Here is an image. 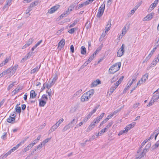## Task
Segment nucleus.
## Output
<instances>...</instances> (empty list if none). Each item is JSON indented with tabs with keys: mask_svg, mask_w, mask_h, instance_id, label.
Masks as SVG:
<instances>
[{
	"mask_svg": "<svg viewBox=\"0 0 159 159\" xmlns=\"http://www.w3.org/2000/svg\"><path fill=\"white\" fill-rule=\"evenodd\" d=\"M105 115L104 113H102L100 115L95 119L93 122L91 123L90 125L89 126L87 129V132H89L92 130L95 127V124L98 123L104 116Z\"/></svg>",
	"mask_w": 159,
	"mask_h": 159,
	"instance_id": "obj_1",
	"label": "nucleus"
},
{
	"mask_svg": "<svg viewBox=\"0 0 159 159\" xmlns=\"http://www.w3.org/2000/svg\"><path fill=\"white\" fill-rule=\"evenodd\" d=\"M94 93V89H91L84 93L81 97V101L82 102L88 101L93 96Z\"/></svg>",
	"mask_w": 159,
	"mask_h": 159,
	"instance_id": "obj_2",
	"label": "nucleus"
},
{
	"mask_svg": "<svg viewBox=\"0 0 159 159\" xmlns=\"http://www.w3.org/2000/svg\"><path fill=\"white\" fill-rule=\"evenodd\" d=\"M121 66L120 62L116 63L111 66L109 69V72L110 74H113L118 71Z\"/></svg>",
	"mask_w": 159,
	"mask_h": 159,
	"instance_id": "obj_3",
	"label": "nucleus"
},
{
	"mask_svg": "<svg viewBox=\"0 0 159 159\" xmlns=\"http://www.w3.org/2000/svg\"><path fill=\"white\" fill-rule=\"evenodd\" d=\"M104 2H103V3L102 4L98 10L96 16L98 18H100L103 14L105 8Z\"/></svg>",
	"mask_w": 159,
	"mask_h": 159,
	"instance_id": "obj_4",
	"label": "nucleus"
},
{
	"mask_svg": "<svg viewBox=\"0 0 159 159\" xmlns=\"http://www.w3.org/2000/svg\"><path fill=\"white\" fill-rule=\"evenodd\" d=\"M60 7L59 5H56L49 9L48 10V12L50 14H52L56 11Z\"/></svg>",
	"mask_w": 159,
	"mask_h": 159,
	"instance_id": "obj_5",
	"label": "nucleus"
},
{
	"mask_svg": "<svg viewBox=\"0 0 159 159\" xmlns=\"http://www.w3.org/2000/svg\"><path fill=\"white\" fill-rule=\"evenodd\" d=\"M124 44H122L120 48L119 49L117 53L118 57H120L124 53Z\"/></svg>",
	"mask_w": 159,
	"mask_h": 159,
	"instance_id": "obj_6",
	"label": "nucleus"
},
{
	"mask_svg": "<svg viewBox=\"0 0 159 159\" xmlns=\"http://www.w3.org/2000/svg\"><path fill=\"white\" fill-rule=\"evenodd\" d=\"M154 13L153 12L148 14L146 17H145L143 18V21H147L151 20L154 16Z\"/></svg>",
	"mask_w": 159,
	"mask_h": 159,
	"instance_id": "obj_7",
	"label": "nucleus"
},
{
	"mask_svg": "<svg viewBox=\"0 0 159 159\" xmlns=\"http://www.w3.org/2000/svg\"><path fill=\"white\" fill-rule=\"evenodd\" d=\"M101 84V82L99 79H97L93 81L91 84V88L96 87L98 85Z\"/></svg>",
	"mask_w": 159,
	"mask_h": 159,
	"instance_id": "obj_8",
	"label": "nucleus"
},
{
	"mask_svg": "<svg viewBox=\"0 0 159 159\" xmlns=\"http://www.w3.org/2000/svg\"><path fill=\"white\" fill-rule=\"evenodd\" d=\"M3 73H4V75L9 73L11 74L10 75H12L15 73V71L14 70H12L11 68H9L7 69L6 70H5L3 71Z\"/></svg>",
	"mask_w": 159,
	"mask_h": 159,
	"instance_id": "obj_9",
	"label": "nucleus"
},
{
	"mask_svg": "<svg viewBox=\"0 0 159 159\" xmlns=\"http://www.w3.org/2000/svg\"><path fill=\"white\" fill-rule=\"evenodd\" d=\"M135 125V122H133L132 123L126 126L125 128V131L126 132H128L129 130L133 128Z\"/></svg>",
	"mask_w": 159,
	"mask_h": 159,
	"instance_id": "obj_10",
	"label": "nucleus"
},
{
	"mask_svg": "<svg viewBox=\"0 0 159 159\" xmlns=\"http://www.w3.org/2000/svg\"><path fill=\"white\" fill-rule=\"evenodd\" d=\"M111 20H110L108 22L107 25H106L105 27V32H108L110 30V28L111 27Z\"/></svg>",
	"mask_w": 159,
	"mask_h": 159,
	"instance_id": "obj_11",
	"label": "nucleus"
},
{
	"mask_svg": "<svg viewBox=\"0 0 159 159\" xmlns=\"http://www.w3.org/2000/svg\"><path fill=\"white\" fill-rule=\"evenodd\" d=\"M129 25H126L122 30V35L123 36L126 33V32L129 28Z\"/></svg>",
	"mask_w": 159,
	"mask_h": 159,
	"instance_id": "obj_12",
	"label": "nucleus"
},
{
	"mask_svg": "<svg viewBox=\"0 0 159 159\" xmlns=\"http://www.w3.org/2000/svg\"><path fill=\"white\" fill-rule=\"evenodd\" d=\"M78 120L77 119H74L73 120L70 122L68 124L70 125V126L71 127H73L75 125L77 122Z\"/></svg>",
	"mask_w": 159,
	"mask_h": 159,
	"instance_id": "obj_13",
	"label": "nucleus"
},
{
	"mask_svg": "<svg viewBox=\"0 0 159 159\" xmlns=\"http://www.w3.org/2000/svg\"><path fill=\"white\" fill-rule=\"evenodd\" d=\"M41 66H36L35 68L32 69L31 71V74H32L38 72L40 67Z\"/></svg>",
	"mask_w": 159,
	"mask_h": 159,
	"instance_id": "obj_14",
	"label": "nucleus"
},
{
	"mask_svg": "<svg viewBox=\"0 0 159 159\" xmlns=\"http://www.w3.org/2000/svg\"><path fill=\"white\" fill-rule=\"evenodd\" d=\"M31 148H32L31 147V145L29 144L26 148H24L22 150L21 152V153H22L23 154L24 153L29 151Z\"/></svg>",
	"mask_w": 159,
	"mask_h": 159,
	"instance_id": "obj_15",
	"label": "nucleus"
},
{
	"mask_svg": "<svg viewBox=\"0 0 159 159\" xmlns=\"http://www.w3.org/2000/svg\"><path fill=\"white\" fill-rule=\"evenodd\" d=\"M159 98V92L156 93L152 98V99L155 102Z\"/></svg>",
	"mask_w": 159,
	"mask_h": 159,
	"instance_id": "obj_16",
	"label": "nucleus"
},
{
	"mask_svg": "<svg viewBox=\"0 0 159 159\" xmlns=\"http://www.w3.org/2000/svg\"><path fill=\"white\" fill-rule=\"evenodd\" d=\"M148 76V74L147 73H146L141 79V81L142 82H145V81L147 80Z\"/></svg>",
	"mask_w": 159,
	"mask_h": 159,
	"instance_id": "obj_17",
	"label": "nucleus"
},
{
	"mask_svg": "<svg viewBox=\"0 0 159 159\" xmlns=\"http://www.w3.org/2000/svg\"><path fill=\"white\" fill-rule=\"evenodd\" d=\"M39 106L40 107H44L46 103V101L43 99H39Z\"/></svg>",
	"mask_w": 159,
	"mask_h": 159,
	"instance_id": "obj_18",
	"label": "nucleus"
},
{
	"mask_svg": "<svg viewBox=\"0 0 159 159\" xmlns=\"http://www.w3.org/2000/svg\"><path fill=\"white\" fill-rule=\"evenodd\" d=\"M65 44V40L62 39L58 43V47H63Z\"/></svg>",
	"mask_w": 159,
	"mask_h": 159,
	"instance_id": "obj_19",
	"label": "nucleus"
},
{
	"mask_svg": "<svg viewBox=\"0 0 159 159\" xmlns=\"http://www.w3.org/2000/svg\"><path fill=\"white\" fill-rule=\"evenodd\" d=\"M107 129L105 128L102 129L96 135V136L98 137V136L102 135L103 133H105L107 131Z\"/></svg>",
	"mask_w": 159,
	"mask_h": 159,
	"instance_id": "obj_20",
	"label": "nucleus"
},
{
	"mask_svg": "<svg viewBox=\"0 0 159 159\" xmlns=\"http://www.w3.org/2000/svg\"><path fill=\"white\" fill-rule=\"evenodd\" d=\"M15 119V118L14 117H12V116H10L7 119V121L9 123H12V122H14V121Z\"/></svg>",
	"mask_w": 159,
	"mask_h": 159,
	"instance_id": "obj_21",
	"label": "nucleus"
},
{
	"mask_svg": "<svg viewBox=\"0 0 159 159\" xmlns=\"http://www.w3.org/2000/svg\"><path fill=\"white\" fill-rule=\"evenodd\" d=\"M81 53L82 55H85L86 53V50L84 46H82L80 48Z\"/></svg>",
	"mask_w": 159,
	"mask_h": 159,
	"instance_id": "obj_22",
	"label": "nucleus"
},
{
	"mask_svg": "<svg viewBox=\"0 0 159 159\" xmlns=\"http://www.w3.org/2000/svg\"><path fill=\"white\" fill-rule=\"evenodd\" d=\"M36 94L34 90H32L30 91V98H35Z\"/></svg>",
	"mask_w": 159,
	"mask_h": 159,
	"instance_id": "obj_23",
	"label": "nucleus"
},
{
	"mask_svg": "<svg viewBox=\"0 0 159 159\" xmlns=\"http://www.w3.org/2000/svg\"><path fill=\"white\" fill-rule=\"evenodd\" d=\"M103 46V45L101 44L99 47L94 52L93 54L94 55H96V54H98V52L101 50Z\"/></svg>",
	"mask_w": 159,
	"mask_h": 159,
	"instance_id": "obj_24",
	"label": "nucleus"
},
{
	"mask_svg": "<svg viewBox=\"0 0 159 159\" xmlns=\"http://www.w3.org/2000/svg\"><path fill=\"white\" fill-rule=\"evenodd\" d=\"M9 59L7 58L5 60L0 64V66L2 67L5 65L9 61Z\"/></svg>",
	"mask_w": 159,
	"mask_h": 159,
	"instance_id": "obj_25",
	"label": "nucleus"
},
{
	"mask_svg": "<svg viewBox=\"0 0 159 159\" xmlns=\"http://www.w3.org/2000/svg\"><path fill=\"white\" fill-rule=\"evenodd\" d=\"M77 27L74 28H72L71 29H70L69 30L68 32L70 34H72L75 31L77 30Z\"/></svg>",
	"mask_w": 159,
	"mask_h": 159,
	"instance_id": "obj_26",
	"label": "nucleus"
},
{
	"mask_svg": "<svg viewBox=\"0 0 159 159\" xmlns=\"http://www.w3.org/2000/svg\"><path fill=\"white\" fill-rule=\"evenodd\" d=\"M71 127L70 126V125L68 124L67 125H66L64 127V128L62 129V131L63 132H65V131L70 128Z\"/></svg>",
	"mask_w": 159,
	"mask_h": 159,
	"instance_id": "obj_27",
	"label": "nucleus"
},
{
	"mask_svg": "<svg viewBox=\"0 0 159 159\" xmlns=\"http://www.w3.org/2000/svg\"><path fill=\"white\" fill-rule=\"evenodd\" d=\"M18 105H17L16 106L15 108V110L19 114H20L21 113V109L20 107H18Z\"/></svg>",
	"mask_w": 159,
	"mask_h": 159,
	"instance_id": "obj_28",
	"label": "nucleus"
},
{
	"mask_svg": "<svg viewBox=\"0 0 159 159\" xmlns=\"http://www.w3.org/2000/svg\"><path fill=\"white\" fill-rule=\"evenodd\" d=\"M57 126H56L55 125H54L52 126L51 128L49 130V132L50 133L52 132L54 130H55L57 128Z\"/></svg>",
	"mask_w": 159,
	"mask_h": 159,
	"instance_id": "obj_29",
	"label": "nucleus"
},
{
	"mask_svg": "<svg viewBox=\"0 0 159 159\" xmlns=\"http://www.w3.org/2000/svg\"><path fill=\"white\" fill-rule=\"evenodd\" d=\"M38 4V2L35 1L34 2H33L31 3L29 7H30L31 8L33 7H34L35 6H36Z\"/></svg>",
	"mask_w": 159,
	"mask_h": 159,
	"instance_id": "obj_30",
	"label": "nucleus"
},
{
	"mask_svg": "<svg viewBox=\"0 0 159 159\" xmlns=\"http://www.w3.org/2000/svg\"><path fill=\"white\" fill-rule=\"evenodd\" d=\"M118 79V77L117 75H115L114 76L111 80V83H112L116 81Z\"/></svg>",
	"mask_w": 159,
	"mask_h": 159,
	"instance_id": "obj_31",
	"label": "nucleus"
},
{
	"mask_svg": "<svg viewBox=\"0 0 159 159\" xmlns=\"http://www.w3.org/2000/svg\"><path fill=\"white\" fill-rule=\"evenodd\" d=\"M32 53L30 52L28 53L23 58V59L25 61L26 60L30 58V57L31 56Z\"/></svg>",
	"mask_w": 159,
	"mask_h": 159,
	"instance_id": "obj_32",
	"label": "nucleus"
},
{
	"mask_svg": "<svg viewBox=\"0 0 159 159\" xmlns=\"http://www.w3.org/2000/svg\"><path fill=\"white\" fill-rule=\"evenodd\" d=\"M156 7V5H154L153 3L150 5L149 7V8L148 9V11H150L152 10L155 7Z\"/></svg>",
	"mask_w": 159,
	"mask_h": 159,
	"instance_id": "obj_33",
	"label": "nucleus"
},
{
	"mask_svg": "<svg viewBox=\"0 0 159 159\" xmlns=\"http://www.w3.org/2000/svg\"><path fill=\"white\" fill-rule=\"evenodd\" d=\"M153 133L154 134H155V139H156L157 137L159 134V129H156L153 132Z\"/></svg>",
	"mask_w": 159,
	"mask_h": 159,
	"instance_id": "obj_34",
	"label": "nucleus"
},
{
	"mask_svg": "<svg viewBox=\"0 0 159 159\" xmlns=\"http://www.w3.org/2000/svg\"><path fill=\"white\" fill-rule=\"evenodd\" d=\"M121 110V108H119L117 110H116L114 111L112 113H111V114L113 116L114 115L117 114L118 112H119Z\"/></svg>",
	"mask_w": 159,
	"mask_h": 159,
	"instance_id": "obj_35",
	"label": "nucleus"
},
{
	"mask_svg": "<svg viewBox=\"0 0 159 159\" xmlns=\"http://www.w3.org/2000/svg\"><path fill=\"white\" fill-rule=\"evenodd\" d=\"M54 84L53 82H52L49 84H48L47 83V88L49 89Z\"/></svg>",
	"mask_w": 159,
	"mask_h": 159,
	"instance_id": "obj_36",
	"label": "nucleus"
},
{
	"mask_svg": "<svg viewBox=\"0 0 159 159\" xmlns=\"http://www.w3.org/2000/svg\"><path fill=\"white\" fill-rule=\"evenodd\" d=\"M75 6V5L74 4H72L69 7L68 9L70 11H72L74 8Z\"/></svg>",
	"mask_w": 159,
	"mask_h": 159,
	"instance_id": "obj_37",
	"label": "nucleus"
},
{
	"mask_svg": "<svg viewBox=\"0 0 159 159\" xmlns=\"http://www.w3.org/2000/svg\"><path fill=\"white\" fill-rule=\"evenodd\" d=\"M145 153L141 152L140 154L138 157H137L136 159H139L143 157L145 155Z\"/></svg>",
	"mask_w": 159,
	"mask_h": 159,
	"instance_id": "obj_38",
	"label": "nucleus"
},
{
	"mask_svg": "<svg viewBox=\"0 0 159 159\" xmlns=\"http://www.w3.org/2000/svg\"><path fill=\"white\" fill-rule=\"evenodd\" d=\"M99 107V105L97 106L96 107H95L94 108L93 110L90 112V114L91 113V115H92L97 110L98 108V107Z\"/></svg>",
	"mask_w": 159,
	"mask_h": 159,
	"instance_id": "obj_39",
	"label": "nucleus"
},
{
	"mask_svg": "<svg viewBox=\"0 0 159 159\" xmlns=\"http://www.w3.org/2000/svg\"><path fill=\"white\" fill-rule=\"evenodd\" d=\"M84 5L83 3L81 4H79L75 7V9L76 10H78L82 7Z\"/></svg>",
	"mask_w": 159,
	"mask_h": 159,
	"instance_id": "obj_40",
	"label": "nucleus"
},
{
	"mask_svg": "<svg viewBox=\"0 0 159 159\" xmlns=\"http://www.w3.org/2000/svg\"><path fill=\"white\" fill-rule=\"evenodd\" d=\"M113 121L110 122L106 126L105 128H106L107 129H109L112 125L113 124Z\"/></svg>",
	"mask_w": 159,
	"mask_h": 159,
	"instance_id": "obj_41",
	"label": "nucleus"
},
{
	"mask_svg": "<svg viewBox=\"0 0 159 159\" xmlns=\"http://www.w3.org/2000/svg\"><path fill=\"white\" fill-rule=\"evenodd\" d=\"M82 89H80L79 90L74 94V96H79L80 95V94L82 92Z\"/></svg>",
	"mask_w": 159,
	"mask_h": 159,
	"instance_id": "obj_42",
	"label": "nucleus"
},
{
	"mask_svg": "<svg viewBox=\"0 0 159 159\" xmlns=\"http://www.w3.org/2000/svg\"><path fill=\"white\" fill-rule=\"evenodd\" d=\"M116 88V87H115L114 86H111L110 89V92L111 94L115 90Z\"/></svg>",
	"mask_w": 159,
	"mask_h": 159,
	"instance_id": "obj_43",
	"label": "nucleus"
},
{
	"mask_svg": "<svg viewBox=\"0 0 159 159\" xmlns=\"http://www.w3.org/2000/svg\"><path fill=\"white\" fill-rule=\"evenodd\" d=\"M94 55H94L93 54L87 60L88 61V62H90L94 58Z\"/></svg>",
	"mask_w": 159,
	"mask_h": 159,
	"instance_id": "obj_44",
	"label": "nucleus"
},
{
	"mask_svg": "<svg viewBox=\"0 0 159 159\" xmlns=\"http://www.w3.org/2000/svg\"><path fill=\"white\" fill-rule=\"evenodd\" d=\"M155 101L152 99L150 101L148 104L147 105V107H150L152 105V104H153L154 102Z\"/></svg>",
	"mask_w": 159,
	"mask_h": 159,
	"instance_id": "obj_45",
	"label": "nucleus"
},
{
	"mask_svg": "<svg viewBox=\"0 0 159 159\" xmlns=\"http://www.w3.org/2000/svg\"><path fill=\"white\" fill-rule=\"evenodd\" d=\"M10 6L6 3L3 7L2 9L3 10H7L8 8Z\"/></svg>",
	"mask_w": 159,
	"mask_h": 159,
	"instance_id": "obj_46",
	"label": "nucleus"
},
{
	"mask_svg": "<svg viewBox=\"0 0 159 159\" xmlns=\"http://www.w3.org/2000/svg\"><path fill=\"white\" fill-rule=\"evenodd\" d=\"M7 132H4L2 134V136L1 137V138L3 139H5L7 137Z\"/></svg>",
	"mask_w": 159,
	"mask_h": 159,
	"instance_id": "obj_47",
	"label": "nucleus"
},
{
	"mask_svg": "<svg viewBox=\"0 0 159 159\" xmlns=\"http://www.w3.org/2000/svg\"><path fill=\"white\" fill-rule=\"evenodd\" d=\"M33 41V39L32 38H30L29 39L27 43H26L29 46L32 43Z\"/></svg>",
	"mask_w": 159,
	"mask_h": 159,
	"instance_id": "obj_48",
	"label": "nucleus"
},
{
	"mask_svg": "<svg viewBox=\"0 0 159 159\" xmlns=\"http://www.w3.org/2000/svg\"><path fill=\"white\" fill-rule=\"evenodd\" d=\"M15 82H14L12 84H11L7 88V89L8 90H9L10 89H11L14 86V83H15Z\"/></svg>",
	"mask_w": 159,
	"mask_h": 159,
	"instance_id": "obj_49",
	"label": "nucleus"
},
{
	"mask_svg": "<svg viewBox=\"0 0 159 159\" xmlns=\"http://www.w3.org/2000/svg\"><path fill=\"white\" fill-rule=\"evenodd\" d=\"M140 104L139 103H136L133 105V108L134 109H135Z\"/></svg>",
	"mask_w": 159,
	"mask_h": 159,
	"instance_id": "obj_50",
	"label": "nucleus"
},
{
	"mask_svg": "<svg viewBox=\"0 0 159 159\" xmlns=\"http://www.w3.org/2000/svg\"><path fill=\"white\" fill-rule=\"evenodd\" d=\"M50 139L51 138H48L44 140L42 143L43 144V145H45L46 143H48V141L50 140Z\"/></svg>",
	"mask_w": 159,
	"mask_h": 159,
	"instance_id": "obj_51",
	"label": "nucleus"
},
{
	"mask_svg": "<svg viewBox=\"0 0 159 159\" xmlns=\"http://www.w3.org/2000/svg\"><path fill=\"white\" fill-rule=\"evenodd\" d=\"M47 93L48 94V95L49 96L50 99L51 98V92L52 91L51 89H48V90H47L46 91Z\"/></svg>",
	"mask_w": 159,
	"mask_h": 159,
	"instance_id": "obj_52",
	"label": "nucleus"
},
{
	"mask_svg": "<svg viewBox=\"0 0 159 159\" xmlns=\"http://www.w3.org/2000/svg\"><path fill=\"white\" fill-rule=\"evenodd\" d=\"M28 137L26 139H24V140H23V141H21L20 142L18 145H19V147L22 145V144H24L25 142L26 141V140L27 139H28Z\"/></svg>",
	"mask_w": 159,
	"mask_h": 159,
	"instance_id": "obj_53",
	"label": "nucleus"
},
{
	"mask_svg": "<svg viewBox=\"0 0 159 159\" xmlns=\"http://www.w3.org/2000/svg\"><path fill=\"white\" fill-rule=\"evenodd\" d=\"M20 89V88H16L13 90V92H14V94H16L19 92Z\"/></svg>",
	"mask_w": 159,
	"mask_h": 159,
	"instance_id": "obj_54",
	"label": "nucleus"
},
{
	"mask_svg": "<svg viewBox=\"0 0 159 159\" xmlns=\"http://www.w3.org/2000/svg\"><path fill=\"white\" fill-rule=\"evenodd\" d=\"M127 132H126L125 130H122L120 131L119 134H118V135L119 136H120V135H122L123 133H127Z\"/></svg>",
	"mask_w": 159,
	"mask_h": 159,
	"instance_id": "obj_55",
	"label": "nucleus"
},
{
	"mask_svg": "<svg viewBox=\"0 0 159 159\" xmlns=\"http://www.w3.org/2000/svg\"><path fill=\"white\" fill-rule=\"evenodd\" d=\"M32 9L30 7H29L26 10V14H28L29 13V12L32 10Z\"/></svg>",
	"mask_w": 159,
	"mask_h": 159,
	"instance_id": "obj_56",
	"label": "nucleus"
},
{
	"mask_svg": "<svg viewBox=\"0 0 159 159\" xmlns=\"http://www.w3.org/2000/svg\"><path fill=\"white\" fill-rule=\"evenodd\" d=\"M16 114L15 112H12L10 116H12V117H14L15 118V116H16Z\"/></svg>",
	"mask_w": 159,
	"mask_h": 159,
	"instance_id": "obj_57",
	"label": "nucleus"
},
{
	"mask_svg": "<svg viewBox=\"0 0 159 159\" xmlns=\"http://www.w3.org/2000/svg\"><path fill=\"white\" fill-rule=\"evenodd\" d=\"M70 50L72 53H74V47L73 45H71L70 46Z\"/></svg>",
	"mask_w": 159,
	"mask_h": 159,
	"instance_id": "obj_58",
	"label": "nucleus"
},
{
	"mask_svg": "<svg viewBox=\"0 0 159 159\" xmlns=\"http://www.w3.org/2000/svg\"><path fill=\"white\" fill-rule=\"evenodd\" d=\"M41 98L45 99L46 101H47V100H48V97H47V96L45 94L43 95L41 97Z\"/></svg>",
	"mask_w": 159,
	"mask_h": 159,
	"instance_id": "obj_59",
	"label": "nucleus"
},
{
	"mask_svg": "<svg viewBox=\"0 0 159 159\" xmlns=\"http://www.w3.org/2000/svg\"><path fill=\"white\" fill-rule=\"evenodd\" d=\"M57 75H56L55 77H54L52 79V82H53V83H55L56 80H57Z\"/></svg>",
	"mask_w": 159,
	"mask_h": 159,
	"instance_id": "obj_60",
	"label": "nucleus"
},
{
	"mask_svg": "<svg viewBox=\"0 0 159 159\" xmlns=\"http://www.w3.org/2000/svg\"><path fill=\"white\" fill-rule=\"evenodd\" d=\"M154 148H156L159 146V140L157 141L156 143L154 145Z\"/></svg>",
	"mask_w": 159,
	"mask_h": 159,
	"instance_id": "obj_61",
	"label": "nucleus"
},
{
	"mask_svg": "<svg viewBox=\"0 0 159 159\" xmlns=\"http://www.w3.org/2000/svg\"><path fill=\"white\" fill-rule=\"evenodd\" d=\"M91 3L89 0L86 1V2L83 3L84 5L86 6Z\"/></svg>",
	"mask_w": 159,
	"mask_h": 159,
	"instance_id": "obj_62",
	"label": "nucleus"
},
{
	"mask_svg": "<svg viewBox=\"0 0 159 159\" xmlns=\"http://www.w3.org/2000/svg\"><path fill=\"white\" fill-rule=\"evenodd\" d=\"M12 0H7L6 2V3L8 5L10 6L11 4V1Z\"/></svg>",
	"mask_w": 159,
	"mask_h": 159,
	"instance_id": "obj_63",
	"label": "nucleus"
},
{
	"mask_svg": "<svg viewBox=\"0 0 159 159\" xmlns=\"http://www.w3.org/2000/svg\"><path fill=\"white\" fill-rule=\"evenodd\" d=\"M120 83H121L118 80L115 83V87H116V88H117L120 84Z\"/></svg>",
	"mask_w": 159,
	"mask_h": 159,
	"instance_id": "obj_64",
	"label": "nucleus"
}]
</instances>
